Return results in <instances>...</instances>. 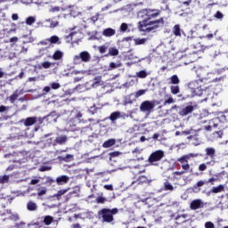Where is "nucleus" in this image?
Here are the masks:
<instances>
[{"label":"nucleus","instance_id":"nucleus-1","mask_svg":"<svg viewBox=\"0 0 228 228\" xmlns=\"http://www.w3.org/2000/svg\"><path fill=\"white\" fill-rule=\"evenodd\" d=\"M159 15V11L158 10H151L144 9L142 10L138 13V19H142V20L138 22V28L140 31H144L145 33H151V31H154L158 29L160 26L165 24V20L163 18L157 20H151V19H156Z\"/></svg>","mask_w":228,"mask_h":228},{"label":"nucleus","instance_id":"nucleus-2","mask_svg":"<svg viewBox=\"0 0 228 228\" xmlns=\"http://www.w3.org/2000/svg\"><path fill=\"white\" fill-rule=\"evenodd\" d=\"M118 213V209L113 208H103L99 211L98 215L102 216L103 222H107L108 224L113 222V215H117Z\"/></svg>","mask_w":228,"mask_h":228},{"label":"nucleus","instance_id":"nucleus-3","mask_svg":"<svg viewBox=\"0 0 228 228\" xmlns=\"http://www.w3.org/2000/svg\"><path fill=\"white\" fill-rule=\"evenodd\" d=\"M202 81L200 80H194L189 83L188 86L192 94V97H195V95H198L200 97V95H203L206 91L202 90V87L200 86V84Z\"/></svg>","mask_w":228,"mask_h":228},{"label":"nucleus","instance_id":"nucleus-4","mask_svg":"<svg viewBox=\"0 0 228 228\" xmlns=\"http://www.w3.org/2000/svg\"><path fill=\"white\" fill-rule=\"evenodd\" d=\"M225 120H227L225 115H221L218 118L211 119L208 122L209 125L207 126V131H211V129H216V127H219L220 129V127H222V124H224Z\"/></svg>","mask_w":228,"mask_h":228},{"label":"nucleus","instance_id":"nucleus-5","mask_svg":"<svg viewBox=\"0 0 228 228\" xmlns=\"http://www.w3.org/2000/svg\"><path fill=\"white\" fill-rule=\"evenodd\" d=\"M157 104H159L158 101H144L140 106L141 111L142 113H151L152 110L156 108Z\"/></svg>","mask_w":228,"mask_h":228},{"label":"nucleus","instance_id":"nucleus-6","mask_svg":"<svg viewBox=\"0 0 228 228\" xmlns=\"http://www.w3.org/2000/svg\"><path fill=\"white\" fill-rule=\"evenodd\" d=\"M92 60V56L90 55V53L84 51L79 53V55H75L73 58V62L75 65H79L81 61H84L85 63H87V61H90Z\"/></svg>","mask_w":228,"mask_h":228},{"label":"nucleus","instance_id":"nucleus-7","mask_svg":"<svg viewBox=\"0 0 228 228\" xmlns=\"http://www.w3.org/2000/svg\"><path fill=\"white\" fill-rule=\"evenodd\" d=\"M164 157H165V151L159 150V151L152 152L150 155L148 161H149V163H151V165H154V163H156V161H161V159H163Z\"/></svg>","mask_w":228,"mask_h":228},{"label":"nucleus","instance_id":"nucleus-8","mask_svg":"<svg viewBox=\"0 0 228 228\" xmlns=\"http://www.w3.org/2000/svg\"><path fill=\"white\" fill-rule=\"evenodd\" d=\"M133 118L132 115H126V113H122L120 111H115L112 112L110 116V120H111V122H115V120H118V118H123L124 120H126V118Z\"/></svg>","mask_w":228,"mask_h":228},{"label":"nucleus","instance_id":"nucleus-9","mask_svg":"<svg viewBox=\"0 0 228 228\" xmlns=\"http://www.w3.org/2000/svg\"><path fill=\"white\" fill-rule=\"evenodd\" d=\"M89 82H86V84L78 85L74 89H72V92H77L78 94H83V92H88V90L92 89Z\"/></svg>","mask_w":228,"mask_h":228},{"label":"nucleus","instance_id":"nucleus-10","mask_svg":"<svg viewBox=\"0 0 228 228\" xmlns=\"http://www.w3.org/2000/svg\"><path fill=\"white\" fill-rule=\"evenodd\" d=\"M193 158H199V153H189L187 155H183L182 158H179L177 161L182 165L183 163H188V161Z\"/></svg>","mask_w":228,"mask_h":228},{"label":"nucleus","instance_id":"nucleus-11","mask_svg":"<svg viewBox=\"0 0 228 228\" xmlns=\"http://www.w3.org/2000/svg\"><path fill=\"white\" fill-rule=\"evenodd\" d=\"M200 208H204V201L202 200L198 199L191 202V209H200Z\"/></svg>","mask_w":228,"mask_h":228},{"label":"nucleus","instance_id":"nucleus-12","mask_svg":"<svg viewBox=\"0 0 228 228\" xmlns=\"http://www.w3.org/2000/svg\"><path fill=\"white\" fill-rule=\"evenodd\" d=\"M195 108H197V105H188L181 110L180 115L182 117H186V115H190Z\"/></svg>","mask_w":228,"mask_h":228},{"label":"nucleus","instance_id":"nucleus-13","mask_svg":"<svg viewBox=\"0 0 228 228\" xmlns=\"http://www.w3.org/2000/svg\"><path fill=\"white\" fill-rule=\"evenodd\" d=\"M70 181V177L68 175H61L56 178V183L59 186H63V184H67Z\"/></svg>","mask_w":228,"mask_h":228},{"label":"nucleus","instance_id":"nucleus-14","mask_svg":"<svg viewBox=\"0 0 228 228\" xmlns=\"http://www.w3.org/2000/svg\"><path fill=\"white\" fill-rule=\"evenodd\" d=\"M116 33H117V30L111 28H105L102 31L103 37H115Z\"/></svg>","mask_w":228,"mask_h":228},{"label":"nucleus","instance_id":"nucleus-15","mask_svg":"<svg viewBox=\"0 0 228 228\" xmlns=\"http://www.w3.org/2000/svg\"><path fill=\"white\" fill-rule=\"evenodd\" d=\"M69 140V138L67 137V135H60L58 137H56L55 141H54V145H56V143L58 145H63L65 144V142Z\"/></svg>","mask_w":228,"mask_h":228},{"label":"nucleus","instance_id":"nucleus-16","mask_svg":"<svg viewBox=\"0 0 228 228\" xmlns=\"http://www.w3.org/2000/svg\"><path fill=\"white\" fill-rule=\"evenodd\" d=\"M94 82L90 86L91 88H97L98 86H102V85H104L101 77H94Z\"/></svg>","mask_w":228,"mask_h":228},{"label":"nucleus","instance_id":"nucleus-17","mask_svg":"<svg viewBox=\"0 0 228 228\" xmlns=\"http://www.w3.org/2000/svg\"><path fill=\"white\" fill-rule=\"evenodd\" d=\"M24 126L27 127L29 126H33L34 124H37V117H30L27 118L26 119H23Z\"/></svg>","mask_w":228,"mask_h":228},{"label":"nucleus","instance_id":"nucleus-18","mask_svg":"<svg viewBox=\"0 0 228 228\" xmlns=\"http://www.w3.org/2000/svg\"><path fill=\"white\" fill-rule=\"evenodd\" d=\"M22 91L16 90L9 98H7L12 104L17 101L19 95H21Z\"/></svg>","mask_w":228,"mask_h":228},{"label":"nucleus","instance_id":"nucleus-19","mask_svg":"<svg viewBox=\"0 0 228 228\" xmlns=\"http://www.w3.org/2000/svg\"><path fill=\"white\" fill-rule=\"evenodd\" d=\"M46 120L50 123L54 122L56 123V120H58V115L55 111L51 112L49 115L45 117Z\"/></svg>","mask_w":228,"mask_h":228},{"label":"nucleus","instance_id":"nucleus-20","mask_svg":"<svg viewBox=\"0 0 228 228\" xmlns=\"http://www.w3.org/2000/svg\"><path fill=\"white\" fill-rule=\"evenodd\" d=\"M193 72H195L198 76V77H202L204 74H206V71L204 70V68L200 66L194 67L192 69Z\"/></svg>","mask_w":228,"mask_h":228},{"label":"nucleus","instance_id":"nucleus-21","mask_svg":"<svg viewBox=\"0 0 228 228\" xmlns=\"http://www.w3.org/2000/svg\"><path fill=\"white\" fill-rule=\"evenodd\" d=\"M208 183L206 181H199L196 185L193 186V191H195V193H199V191H200V188H202V186L205 185V183Z\"/></svg>","mask_w":228,"mask_h":228},{"label":"nucleus","instance_id":"nucleus-22","mask_svg":"<svg viewBox=\"0 0 228 228\" xmlns=\"http://www.w3.org/2000/svg\"><path fill=\"white\" fill-rule=\"evenodd\" d=\"M205 152H206L207 156H208L209 158L214 159L216 151L215 150V148H206Z\"/></svg>","mask_w":228,"mask_h":228},{"label":"nucleus","instance_id":"nucleus-23","mask_svg":"<svg viewBox=\"0 0 228 228\" xmlns=\"http://www.w3.org/2000/svg\"><path fill=\"white\" fill-rule=\"evenodd\" d=\"M27 209L28 211H37V209H38V206L33 201H28L27 204Z\"/></svg>","mask_w":228,"mask_h":228},{"label":"nucleus","instance_id":"nucleus-24","mask_svg":"<svg viewBox=\"0 0 228 228\" xmlns=\"http://www.w3.org/2000/svg\"><path fill=\"white\" fill-rule=\"evenodd\" d=\"M115 145V139H110L103 142L102 147L104 149H110V147H113Z\"/></svg>","mask_w":228,"mask_h":228},{"label":"nucleus","instance_id":"nucleus-25","mask_svg":"<svg viewBox=\"0 0 228 228\" xmlns=\"http://www.w3.org/2000/svg\"><path fill=\"white\" fill-rule=\"evenodd\" d=\"M35 22H37V17L35 16H29L26 19L25 23L27 24V26H33V24H35Z\"/></svg>","mask_w":228,"mask_h":228},{"label":"nucleus","instance_id":"nucleus-26","mask_svg":"<svg viewBox=\"0 0 228 228\" xmlns=\"http://www.w3.org/2000/svg\"><path fill=\"white\" fill-rule=\"evenodd\" d=\"M164 191H174V185L170 182L167 181L164 183Z\"/></svg>","mask_w":228,"mask_h":228},{"label":"nucleus","instance_id":"nucleus-27","mask_svg":"<svg viewBox=\"0 0 228 228\" xmlns=\"http://www.w3.org/2000/svg\"><path fill=\"white\" fill-rule=\"evenodd\" d=\"M61 58H63V52L60 50H57L53 55V59L55 61L61 60Z\"/></svg>","mask_w":228,"mask_h":228},{"label":"nucleus","instance_id":"nucleus-28","mask_svg":"<svg viewBox=\"0 0 228 228\" xmlns=\"http://www.w3.org/2000/svg\"><path fill=\"white\" fill-rule=\"evenodd\" d=\"M53 220H54V218H53V216H45V218H44V224H45V225H51V224H53Z\"/></svg>","mask_w":228,"mask_h":228},{"label":"nucleus","instance_id":"nucleus-29","mask_svg":"<svg viewBox=\"0 0 228 228\" xmlns=\"http://www.w3.org/2000/svg\"><path fill=\"white\" fill-rule=\"evenodd\" d=\"M149 76V73L145 70H141L139 72H136V77H140L141 79H145Z\"/></svg>","mask_w":228,"mask_h":228},{"label":"nucleus","instance_id":"nucleus-30","mask_svg":"<svg viewBox=\"0 0 228 228\" xmlns=\"http://www.w3.org/2000/svg\"><path fill=\"white\" fill-rule=\"evenodd\" d=\"M196 60H199L197 53L193 52L192 53L189 54V63H193V61H196Z\"/></svg>","mask_w":228,"mask_h":228},{"label":"nucleus","instance_id":"nucleus-31","mask_svg":"<svg viewBox=\"0 0 228 228\" xmlns=\"http://www.w3.org/2000/svg\"><path fill=\"white\" fill-rule=\"evenodd\" d=\"M48 39L50 40V44H61V41H60V37H58V36H53Z\"/></svg>","mask_w":228,"mask_h":228},{"label":"nucleus","instance_id":"nucleus-32","mask_svg":"<svg viewBox=\"0 0 228 228\" xmlns=\"http://www.w3.org/2000/svg\"><path fill=\"white\" fill-rule=\"evenodd\" d=\"M110 56H118V49L117 47L109 48Z\"/></svg>","mask_w":228,"mask_h":228},{"label":"nucleus","instance_id":"nucleus-33","mask_svg":"<svg viewBox=\"0 0 228 228\" xmlns=\"http://www.w3.org/2000/svg\"><path fill=\"white\" fill-rule=\"evenodd\" d=\"M122 67V63L120 62H110L109 66V70H113L114 69H118Z\"/></svg>","mask_w":228,"mask_h":228},{"label":"nucleus","instance_id":"nucleus-34","mask_svg":"<svg viewBox=\"0 0 228 228\" xmlns=\"http://www.w3.org/2000/svg\"><path fill=\"white\" fill-rule=\"evenodd\" d=\"M10 181V175H0V184H6Z\"/></svg>","mask_w":228,"mask_h":228},{"label":"nucleus","instance_id":"nucleus-35","mask_svg":"<svg viewBox=\"0 0 228 228\" xmlns=\"http://www.w3.org/2000/svg\"><path fill=\"white\" fill-rule=\"evenodd\" d=\"M170 81H171V85H179L180 83L179 77H177V75H173L170 77Z\"/></svg>","mask_w":228,"mask_h":228},{"label":"nucleus","instance_id":"nucleus-36","mask_svg":"<svg viewBox=\"0 0 228 228\" xmlns=\"http://www.w3.org/2000/svg\"><path fill=\"white\" fill-rule=\"evenodd\" d=\"M173 32L175 37H181V27H179V25H175Z\"/></svg>","mask_w":228,"mask_h":228},{"label":"nucleus","instance_id":"nucleus-37","mask_svg":"<svg viewBox=\"0 0 228 228\" xmlns=\"http://www.w3.org/2000/svg\"><path fill=\"white\" fill-rule=\"evenodd\" d=\"M224 185H219L217 187L212 188V193H220L221 191H224Z\"/></svg>","mask_w":228,"mask_h":228},{"label":"nucleus","instance_id":"nucleus-38","mask_svg":"<svg viewBox=\"0 0 228 228\" xmlns=\"http://www.w3.org/2000/svg\"><path fill=\"white\" fill-rule=\"evenodd\" d=\"M171 90V94H173L174 95H177V94H179L180 89H179V86H172L170 87Z\"/></svg>","mask_w":228,"mask_h":228},{"label":"nucleus","instance_id":"nucleus-39","mask_svg":"<svg viewBox=\"0 0 228 228\" xmlns=\"http://www.w3.org/2000/svg\"><path fill=\"white\" fill-rule=\"evenodd\" d=\"M215 19H217L218 20H224V13H222V12L217 11L215 14H214Z\"/></svg>","mask_w":228,"mask_h":228},{"label":"nucleus","instance_id":"nucleus-40","mask_svg":"<svg viewBox=\"0 0 228 228\" xmlns=\"http://www.w3.org/2000/svg\"><path fill=\"white\" fill-rule=\"evenodd\" d=\"M46 22H50V25L48 27L51 28L52 29L56 28L59 24L58 21L52 20L51 19L46 20Z\"/></svg>","mask_w":228,"mask_h":228},{"label":"nucleus","instance_id":"nucleus-41","mask_svg":"<svg viewBox=\"0 0 228 228\" xmlns=\"http://www.w3.org/2000/svg\"><path fill=\"white\" fill-rule=\"evenodd\" d=\"M45 193H47V189H45V187L37 189L38 197H42V195H45Z\"/></svg>","mask_w":228,"mask_h":228},{"label":"nucleus","instance_id":"nucleus-42","mask_svg":"<svg viewBox=\"0 0 228 228\" xmlns=\"http://www.w3.org/2000/svg\"><path fill=\"white\" fill-rule=\"evenodd\" d=\"M50 86H51L52 90H58V89L61 88V85H60V83H57V82L51 83Z\"/></svg>","mask_w":228,"mask_h":228},{"label":"nucleus","instance_id":"nucleus-43","mask_svg":"<svg viewBox=\"0 0 228 228\" xmlns=\"http://www.w3.org/2000/svg\"><path fill=\"white\" fill-rule=\"evenodd\" d=\"M135 42V45H143V44H145L147 42V39L146 38H137L134 40Z\"/></svg>","mask_w":228,"mask_h":228},{"label":"nucleus","instance_id":"nucleus-44","mask_svg":"<svg viewBox=\"0 0 228 228\" xmlns=\"http://www.w3.org/2000/svg\"><path fill=\"white\" fill-rule=\"evenodd\" d=\"M127 29H128L127 23H122L120 25V31H122L123 33H126V31H127Z\"/></svg>","mask_w":228,"mask_h":228},{"label":"nucleus","instance_id":"nucleus-45","mask_svg":"<svg viewBox=\"0 0 228 228\" xmlns=\"http://www.w3.org/2000/svg\"><path fill=\"white\" fill-rule=\"evenodd\" d=\"M65 193H67V190H60L53 197H61V195H65Z\"/></svg>","mask_w":228,"mask_h":228},{"label":"nucleus","instance_id":"nucleus-46","mask_svg":"<svg viewBox=\"0 0 228 228\" xmlns=\"http://www.w3.org/2000/svg\"><path fill=\"white\" fill-rule=\"evenodd\" d=\"M193 133H195L194 129L182 131V134H184L185 136H188V134H193Z\"/></svg>","mask_w":228,"mask_h":228},{"label":"nucleus","instance_id":"nucleus-47","mask_svg":"<svg viewBox=\"0 0 228 228\" xmlns=\"http://www.w3.org/2000/svg\"><path fill=\"white\" fill-rule=\"evenodd\" d=\"M181 218L183 219L182 222L184 223L186 222V218H188V215L183 214V215L177 216L175 220H181Z\"/></svg>","mask_w":228,"mask_h":228},{"label":"nucleus","instance_id":"nucleus-48","mask_svg":"<svg viewBox=\"0 0 228 228\" xmlns=\"http://www.w3.org/2000/svg\"><path fill=\"white\" fill-rule=\"evenodd\" d=\"M63 161H72L74 159V156L71 154H68L66 157L62 158Z\"/></svg>","mask_w":228,"mask_h":228},{"label":"nucleus","instance_id":"nucleus-49","mask_svg":"<svg viewBox=\"0 0 228 228\" xmlns=\"http://www.w3.org/2000/svg\"><path fill=\"white\" fill-rule=\"evenodd\" d=\"M99 13L95 14L94 16H93L90 20L93 22V24H95V22H97L99 20Z\"/></svg>","mask_w":228,"mask_h":228},{"label":"nucleus","instance_id":"nucleus-50","mask_svg":"<svg viewBox=\"0 0 228 228\" xmlns=\"http://www.w3.org/2000/svg\"><path fill=\"white\" fill-rule=\"evenodd\" d=\"M96 200L98 204H104L106 202V198L101 196V197H98Z\"/></svg>","mask_w":228,"mask_h":228},{"label":"nucleus","instance_id":"nucleus-51","mask_svg":"<svg viewBox=\"0 0 228 228\" xmlns=\"http://www.w3.org/2000/svg\"><path fill=\"white\" fill-rule=\"evenodd\" d=\"M39 170H40V172H47V171L51 170V167L42 166Z\"/></svg>","mask_w":228,"mask_h":228},{"label":"nucleus","instance_id":"nucleus-52","mask_svg":"<svg viewBox=\"0 0 228 228\" xmlns=\"http://www.w3.org/2000/svg\"><path fill=\"white\" fill-rule=\"evenodd\" d=\"M51 65H53V64L49 61H45L42 63L43 69H49V68H51Z\"/></svg>","mask_w":228,"mask_h":228},{"label":"nucleus","instance_id":"nucleus-53","mask_svg":"<svg viewBox=\"0 0 228 228\" xmlns=\"http://www.w3.org/2000/svg\"><path fill=\"white\" fill-rule=\"evenodd\" d=\"M145 92L146 91L143 89L137 91L135 94V97H142V95H144Z\"/></svg>","mask_w":228,"mask_h":228},{"label":"nucleus","instance_id":"nucleus-54","mask_svg":"<svg viewBox=\"0 0 228 228\" xmlns=\"http://www.w3.org/2000/svg\"><path fill=\"white\" fill-rule=\"evenodd\" d=\"M40 44H41V45H49L51 44V41L49 40V38H47V39L41 41Z\"/></svg>","mask_w":228,"mask_h":228},{"label":"nucleus","instance_id":"nucleus-55","mask_svg":"<svg viewBox=\"0 0 228 228\" xmlns=\"http://www.w3.org/2000/svg\"><path fill=\"white\" fill-rule=\"evenodd\" d=\"M205 228H215V224H213L211 222H207L205 224Z\"/></svg>","mask_w":228,"mask_h":228},{"label":"nucleus","instance_id":"nucleus-56","mask_svg":"<svg viewBox=\"0 0 228 228\" xmlns=\"http://www.w3.org/2000/svg\"><path fill=\"white\" fill-rule=\"evenodd\" d=\"M206 168H208V167L206 166V164H200L199 166V170L200 172H204V170H206Z\"/></svg>","mask_w":228,"mask_h":228},{"label":"nucleus","instance_id":"nucleus-57","mask_svg":"<svg viewBox=\"0 0 228 228\" xmlns=\"http://www.w3.org/2000/svg\"><path fill=\"white\" fill-rule=\"evenodd\" d=\"M174 103V98H169L164 102V106H167V104H172Z\"/></svg>","mask_w":228,"mask_h":228},{"label":"nucleus","instance_id":"nucleus-58","mask_svg":"<svg viewBox=\"0 0 228 228\" xmlns=\"http://www.w3.org/2000/svg\"><path fill=\"white\" fill-rule=\"evenodd\" d=\"M182 168L183 170V172H188V170H190V164H186V165H182Z\"/></svg>","mask_w":228,"mask_h":228},{"label":"nucleus","instance_id":"nucleus-59","mask_svg":"<svg viewBox=\"0 0 228 228\" xmlns=\"http://www.w3.org/2000/svg\"><path fill=\"white\" fill-rule=\"evenodd\" d=\"M43 92L44 95H45V94H49L51 92V86H45Z\"/></svg>","mask_w":228,"mask_h":228},{"label":"nucleus","instance_id":"nucleus-60","mask_svg":"<svg viewBox=\"0 0 228 228\" xmlns=\"http://www.w3.org/2000/svg\"><path fill=\"white\" fill-rule=\"evenodd\" d=\"M105 190H109L110 191H113V185L112 184H106L103 186Z\"/></svg>","mask_w":228,"mask_h":228},{"label":"nucleus","instance_id":"nucleus-61","mask_svg":"<svg viewBox=\"0 0 228 228\" xmlns=\"http://www.w3.org/2000/svg\"><path fill=\"white\" fill-rule=\"evenodd\" d=\"M50 12L52 13H54L56 12H60V7H58V6L53 7V8L50 9Z\"/></svg>","mask_w":228,"mask_h":228},{"label":"nucleus","instance_id":"nucleus-62","mask_svg":"<svg viewBox=\"0 0 228 228\" xmlns=\"http://www.w3.org/2000/svg\"><path fill=\"white\" fill-rule=\"evenodd\" d=\"M99 51L102 54H104L106 53V46H100Z\"/></svg>","mask_w":228,"mask_h":228},{"label":"nucleus","instance_id":"nucleus-63","mask_svg":"<svg viewBox=\"0 0 228 228\" xmlns=\"http://www.w3.org/2000/svg\"><path fill=\"white\" fill-rule=\"evenodd\" d=\"M12 20H19V14L13 13V14L12 15Z\"/></svg>","mask_w":228,"mask_h":228},{"label":"nucleus","instance_id":"nucleus-64","mask_svg":"<svg viewBox=\"0 0 228 228\" xmlns=\"http://www.w3.org/2000/svg\"><path fill=\"white\" fill-rule=\"evenodd\" d=\"M71 228H81V225L79 224H75L71 225Z\"/></svg>","mask_w":228,"mask_h":228}]
</instances>
